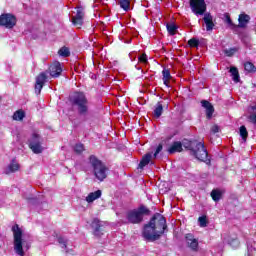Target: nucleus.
<instances>
[{
    "label": "nucleus",
    "instance_id": "f257e3e1",
    "mask_svg": "<svg viewBox=\"0 0 256 256\" xmlns=\"http://www.w3.org/2000/svg\"><path fill=\"white\" fill-rule=\"evenodd\" d=\"M169 231L167 227V218L161 213H155L150 221L144 225L142 230V237L148 243L159 241L165 233Z\"/></svg>",
    "mask_w": 256,
    "mask_h": 256
},
{
    "label": "nucleus",
    "instance_id": "f03ea898",
    "mask_svg": "<svg viewBox=\"0 0 256 256\" xmlns=\"http://www.w3.org/2000/svg\"><path fill=\"white\" fill-rule=\"evenodd\" d=\"M69 102L72 107H76L78 115H81L82 117L89 115V100L87 99V96H85V93L74 92L69 96Z\"/></svg>",
    "mask_w": 256,
    "mask_h": 256
},
{
    "label": "nucleus",
    "instance_id": "7ed1b4c3",
    "mask_svg": "<svg viewBox=\"0 0 256 256\" xmlns=\"http://www.w3.org/2000/svg\"><path fill=\"white\" fill-rule=\"evenodd\" d=\"M150 214L151 210L147 206L140 205L137 209L129 210L126 213V219L132 225H139V223H143V216Z\"/></svg>",
    "mask_w": 256,
    "mask_h": 256
},
{
    "label": "nucleus",
    "instance_id": "20e7f679",
    "mask_svg": "<svg viewBox=\"0 0 256 256\" xmlns=\"http://www.w3.org/2000/svg\"><path fill=\"white\" fill-rule=\"evenodd\" d=\"M90 163L93 167L94 175L98 181H105L107 179V173H109V168L98 160L95 156H90Z\"/></svg>",
    "mask_w": 256,
    "mask_h": 256
},
{
    "label": "nucleus",
    "instance_id": "39448f33",
    "mask_svg": "<svg viewBox=\"0 0 256 256\" xmlns=\"http://www.w3.org/2000/svg\"><path fill=\"white\" fill-rule=\"evenodd\" d=\"M12 233L14 237V251L16 255L25 256V251H23V230L19 227V224L12 226Z\"/></svg>",
    "mask_w": 256,
    "mask_h": 256
},
{
    "label": "nucleus",
    "instance_id": "423d86ee",
    "mask_svg": "<svg viewBox=\"0 0 256 256\" xmlns=\"http://www.w3.org/2000/svg\"><path fill=\"white\" fill-rule=\"evenodd\" d=\"M198 161L206 163V165H211V159H208L209 152L205 149V144L200 142L196 149L191 153Z\"/></svg>",
    "mask_w": 256,
    "mask_h": 256
},
{
    "label": "nucleus",
    "instance_id": "0eeeda50",
    "mask_svg": "<svg viewBox=\"0 0 256 256\" xmlns=\"http://www.w3.org/2000/svg\"><path fill=\"white\" fill-rule=\"evenodd\" d=\"M28 147L31 149L35 155L43 153V146L41 142V135L33 133L30 139L28 140Z\"/></svg>",
    "mask_w": 256,
    "mask_h": 256
},
{
    "label": "nucleus",
    "instance_id": "6e6552de",
    "mask_svg": "<svg viewBox=\"0 0 256 256\" xmlns=\"http://www.w3.org/2000/svg\"><path fill=\"white\" fill-rule=\"evenodd\" d=\"M17 25V17L11 13H4L0 15V27L6 29H13Z\"/></svg>",
    "mask_w": 256,
    "mask_h": 256
},
{
    "label": "nucleus",
    "instance_id": "1a4fd4ad",
    "mask_svg": "<svg viewBox=\"0 0 256 256\" xmlns=\"http://www.w3.org/2000/svg\"><path fill=\"white\" fill-rule=\"evenodd\" d=\"M90 227L94 237L100 238L105 235V222L101 221L99 218H94L90 224Z\"/></svg>",
    "mask_w": 256,
    "mask_h": 256
},
{
    "label": "nucleus",
    "instance_id": "9d476101",
    "mask_svg": "<svg viewBox=\"0 0 256 256\" xmlns=\"http://www.w3.org/2000/svg\"><path fill=\"white\" fill-rule=\"evenodd\" d=\"M190 9L192 13L196 15H205V11H207V4L205 0H190Z\"/></svg>",
    "mask_w": 256,
    "mask_h": 256
},
{
    "label": "nucleus",
    "instance_id": "9b49d317",
    "mask_svg": "<svg viewBox=\"0 0 256 256\" xmlns=\"http://www.w3.org/2000/svg\"><path fill=\"white\" fill-rule=\"evenodd\" d=\"M45 83H47V74L42 72L36 77V83L34 87L36 95L41 94V90L45 86Z\"/></svg>",
    "mask_w": 256,
    "mask_h": 256
},
{
    "label": "nucleus",
    "instance_id": "f8f14e48",
    "mask_svg": "<svg viewBox=\"0 0 256 256\" xmlns=\"http://www.w3.org/2000/svg\"><path fill=\"white\" fill-rule=\"evenodd\" d=\"M163 109H169V102L163 100L158 101L154 107L153 116L155 119H159L163 115Z\"/></svg>",
    "mask_w": 256,
    "mask_h": 256
},
{
    "label": "nucleus",
    "instance_id": "ddd939ff",
    "mask_svg": "<svg viewBox=\"0 0 256 256\" xmlns=\"http://www.w3.org/2000/svg\"><path fill=\"white\" fill-rule=\"evenodd\" d=\"M186 243L192 251H199V240L191 233L185 235Z\"/></svg>",
    "mask_w": 256,
    "mask_h": 256
},
{
    "label": "nucleus",
    "instance_id": "4468645a",
    "mask_svg": "<svg viewBox=\"0 0 256 256\" xmlns=\"http://www.w3.org/2000/svg\"><path fill=\"white\" fill-rule=\"evenodd\" d=\"M48 71L50 76H52L54 79H57V77H60L61 73H63V68H61L60 62H54L49 66Z\"/></svg>",
    "mask_w": 256,
    "mask_h": 256
},
{
    "label": "nucleus",
    "instance_id": "2eb2a0df",
    "mask_svg": "<svg viewBox=\"0 0 256 256\" xmlns=\"http://www.w3.org/2000/svg\"><path fill=\"white\" fill-rule=\"evenodd\" d=\"M249 21H251V16L246 13H241L238 16V24H236V29H246L247 25H249Z\"/></svg>",
    "mask_w": 256,
    "mask_h": 256
},
{
    "label": "nucleus",
    "instance_id": "dca6fc26",
    "mask_svg": "<svg viewBox=\"0 0 256 256\" xmlns=\"http://www.w3.org/2000/svg\"><path fill=\"white\" fill-rule=\"evenodd\" d=\"M201 105L206 109V119H212L213 114L215 113V107H213V104L207 100H202Z\"/></svg>",
    "mask_w": 256,
    "mask_h": 256
},
{
    "label": "nucleus",
    "instance_id": "f3484780",
    "mask_svg": "<svg viewBox=\"0 0 256 256\" xmlns=\"http://www.w3.org/2000/svg\"><path fill=\"white\" fill-rule=\"evenodd\" d=\"M201 142L197 141V140H189V139H184L182 141V147H184V149H186L187 151H190V153L192 154L193 151L196 149V147L200 144Z\"/></svg>",
    "mask_w": 256,
    "mask_h": 256
},
{
    "label": "nucleus",
    "instance_id": "a211bd4d",
    "mask_svg": "<svg viewBox=\"0 0 256 256\" xmlns=\"http://www.w3.org/2000/svg\"><path fill=\"white\" fill-rule=\"evenodd\" d=\"M151 159H153V152H148L144 156H142V159L140 160V163L138 165V169H143L151 163Z\"/></svg>",
    "mask_w": 256,
    "mask_h": 256
},
{
    "label": "nucleus",
    "instance_id": "6ab92c4d",
    "mask_svg": "<svg viewBox=\"0 0 256 256\" xmlns=\"http://www.w3.org/2000/svg\"><path fill=\"white\" fill-rule=\"evenodd\" d=\"M203 21L206 25V31H213L215 23H213V16L210 13L204 14Z\"/></svg>",
    "mask_w": 256,
    "mask_h": 256
},
{
    "label": "nucleus",
    "instance_id": "aec40b11",
    "mask_svg": "<svg viewBox=\"0 0 256 256\" xmlns=\"http://www.w3.org/2000/svg\"><path fill=\"white\" fill-rule=\"evenodd\" d=\"M183 151V144L179 141L173 142V144L168 148V153L173 155V153H181Z\"/></svg>",
    "mask_w": 256,
    "mask_h": 256
},
{
    "label": "nucleus",
    "instance_id": "412c9836",
    "mask_svg": "<svg viewBox=\"0 0 256 256\" xmlns=\"http://www.w3.org/2000/svg\"><path fill=\"white\" fill-rule=\"evenodd\" d=\"M171 79H173V76H171V71L167 68H164L162 71V81L164 85L170 87L169 83H171Z\"/></svg>",
    "mask_w": 256,
    "mask_h": 256
},
{
    "label": "nucleus",
    "instance_id": "4be33fe9",
    "mask_svg": "<svg viewBox=\"0 0 256 256\" xmlns=\"http://www.w3.org/2000/svg\"><path fill=\"white\" fill-rule=\"evenodd\" d=\"M102 195L101 190H97L95 192L89 193L86 197L87 203H93V201H96V199H99Z\"/></svg>",
    "mask_w": 256,
    "mask_h": 256
},
{
    "label": "nucleus",
    "instance_id": "5701e85b",
    "mask_svg": "<svg viewBox=\"0 0 256 256\" xmlns=\"http://www.w3.org/2000/svg\"><path fill=\"white\" fill-rule=\"evenodd\" d=\"M230 73H231L232 81H234V83H239V81H241V77L239 76V69H237V67L235 66L231 67Z\"/></svg>",
    "mask_w": 256,
    "mask_h": 256
},
{
    "label": "nucleus",
    "instance_id": "b1692460",
    "mask_svg": "<svg viewBox=\"0 0 256 256\" xmlns=\"http://www.w3.org/2000/svg\"><path fill=\"white\" fill-rule=\"evenodd\" d=\"M12 119L14 121H23V119H25V111L17 110L16 112H14Z\"/></svg>",
    "mask_w": 256,
    "mask_h": 256
},
{
    "label": "nucleus",
    "instance_id": "393cba45",
    "mask_svg": "<svg viewBox=\"0 0 256 256\" xmlns=\"http://www.w3.org/2000/svg\"><path fill=\"white\" fill-rule=\"evenodd\" d=\"M21 169V166L19 163L15 162V159L12 160V162L8 165V173H16V171H19Z\"/></svg>",
    "mask_w": 256,
    "mask_h": 256
},
{
    "label": "nucleus",
    "instance_id": "a878e982",
    "mask_svg": "<svg viewBox=\"0 0 256 256\" xmlns=\"http://www.w3.org/2000/svg\"><path fill=\"white\" fill-rule=\"evenodd\" d=\"M210 196L217 203L218 201H221V197H223V193H221L217 189H213L210 193Z\"/></svg>",
    "mask_w": 256,
    "mask_h": 256
},
{
    "label": "nucleus",
    "instance_id": "bb28decb",
    "mask_svg": "<svg viewBox=\"0 0 256 256\" xmlns=\"http://www.w3.org/2000/svg\"><path fill=\"white\" fill-rule=\"evenodd\" d=\"M228 245L232 247V249H239V246L241 245V242L239 241V238H230L228 240Z\"/></svg>",
    "mask_w": 256,
    "mask_h": 256
},
{
    "label": "nucleus",
    "instance_id": "cd10ccee",
    "mask_svg": "<svg viewBox=\"0 0 256 256\" xmlns=\"http://www.w3.org/2000/svg\"><path fill=\"white\" fill-rule=\"evenodd\" d=\"M53 237L57 238L59 245H62V249H67V240H65V238H63L62 236H59V233L57 232H54Z\"/></svg>",
    "mask_w": 256,
    "mask_h": 256
},
{
    "label": "nucleus",
    "instance_id": "c85d7f7f",
    "mask_svg": "<svg viewBox=\"0 0 256 256\" xmlns=\"http://www.w3.org/2000/svg\"><path fill=\"white\" fill-rule=\"evenodd\" d=\"M83 22V18H79L77 16L72 17V24L74 25V27H78V29H81V27H83Z\"/></svg>",
    "mask_w": 256,
    "mask_h": 256
},
{
    "label": "nucleus",
    "instance_id": "c756f323",
    "mask_svg": "<svg viewBox=\"0 0 256 256\" xmlns=\"http://www.w3.org/2000/svg\"><path fill=\"white\" fill-rule=\"evenodd\" d=\"M166 29H167V31H168V33H169V35H177V29H178V27H177V25H175L174 23H168L167 25H166Z\"/></svg>",
    "mask_w": 256,
    "mask_h": 256
},
{
    "label": "nucleus",
    "instance_id": "7c9ffc66",
    "mask_svg": "<svg viewBox=\"0 0 256 256\" xmlns=\"http://www.w3.org/2000/svg\"><path fill=\"white\" fill-rule=\"evenodd\" d=\"M224 17L225 23H227V25H229L230 28L237 29V24L233 23V20L231 19V15H229V13H225Z\"/></svg>",
    "mask_w": 256,
    "mask_h": 256
},
{
    "label": "nucleus",
    "instance_id": "2f4dec72",
    "mask_svg": "<svg viewBox=\"0 0 256 256\" xmlns=\"http://www.w3.org/2000/svg\"><path fill=\"white\" fill-rule=\"evenodd\" d=\"M244 69L245 71H247V73H256L255 64H253L252 62L244 63Z\"/></svg>",
    "mask_w": 256,
    "mask_h": 256
},
{
    "label": "nucleus",
    "instance_id": "473e14b6",
    "mask_svg": "<svg viewBox=\"0 0 256 256\" xmlns=\"http://www.w3.org/2000/svg\"><path fill=\"white\" fill-rule=\"evenodd\" d=\"M119 5L121 9H124L125 11H129L131 8V0H119Z\"/></svg>",
    "mask_w": 256,
    "mask_h": 256
},
{
    "label": "nucleus",
    "instance_id": "72a5a7b5",
    "mask_svg": "<svg viewBox=\"0 0 256 256\" xmlns=\"http://www.w3.org/2000/svg\"><path fill=\"white\" fill-rule=\"evenodd\" d=\"M240 137L242 138V140L244 142L247 141V137H249V132L247 131V127H245V125H242L240 127Z\"/></svg>",
    "mask_w": 256,
    "mask_h": 256
},
{
    "label": "nucleus",
    "instance_id": "f704fd0d",
    "mask_svg": "<svg viewBox=\"0 0 256 256\" xmlns=\"http://www.w3.org/2000/svg\"><path fill=\"white\" fill-rule=\"evenodd\" d=\"M58 55H60V57H70L71 51H69V49L66 46H63L59 49Z\"/></svg>",
    "mask_w": 256,
    "mask_h": 256
},
{
    "label": "nucleus",
    "instance_id": "c9c22d12",
    "mask_svg": "<svg viewBox=\"0 0 256 256\" xmlns=\"http://www.w3.org/2000/svg\"><path fill=\"white\" fill-rule=\"evenodd\" d=\"M75 17H78L80 19H85V8H83V6H77L76 7Z\"/></svg>",
    "mask_w": 256,
    "mask_h": 256
},
{
    "label": "nucleus",
    "instance_id": "e433bc0d",
    "mask_svg": "<svg viewBox=\"0 0 256 256\" xmlns=\"http://www.w3.org/2000/svg\"><path fill=\"white\" fill-rule=\"evenodd\" d=\"M238 51L239 49H237L236 47L229 48L224 50V55H226V57H233V55H235Z\"/></svg>",
    "mask_w": 256,
    "mask_h": 256
},
{
    "label": "nucleus",
    "instance_id": "4c0bfd02",
    "mask_svg": "<svg viewBox=\"0 0 256 256\" xmlns=\"http://www.w3.org/2000/svg\"><path fill=\"white\" fill-rule=\"evenodd\" d=\"M74 151L77 155H81V153L85 151V145H83L82 143L75 144Z\"/></svg>",
    "mask_w": 256,
    "mask_h": 256
},
{
    "label": "nucleus",
    "instance_id": "58836bf2",
    "mask_svg": "<svg viewBox=\"0 0 256 256\" xmlns=\"http://www.w3.org/2000/svg\"><path fill=\"white\" fill-rule=\"evenodd\" d=\"M198 223L200 224V227H207L209 225V221L207 220V216L203 215L198 218Z\"/></svg>",
    "mask_w": 256,
    "mask_h": 256
},
{
    "label": "nucleus",
    "instance_id": "ea45409f",
    "mask_svg": "<svg viewBox=\"0 0 256 256\" xmlns=\"http://www.w3.org/2000/svg\"><path fill=\"white\" fill-rule=\"evenodd\" d=\"M188 45H189V47H192V48H197V47H199V39H197V38H191V39L188 41Z\"/></svg>",
    "mask_w": 256,
    "mask_h": 256
},
{
    "label": "nucleus",
    "instance_id": "a19ab883",
    "mask_svg": "<svg viewBox=\"0 0 256 256\" xmlns=\"http://www.w3.org/2000/svg\"><path fill=\"white\" fill-rule=\"evenodd\" d=\"M211 133H213V135H215V133H219V131H221V128H219V125L214 124L211 129H210Z\"/></svg>",
    "mask_w": 256,
    "mask_h": 256
},
{
    "label": "nucleus",
    "instance_id": "79ce46f5",
    "mask_svg": "<svg viewBox=\"0 0 256 256\" xmlns=\"http://www.w3.org/2000/svg\"><path fill=\"white\" fill-rule=\"evenodd\" d=\"M138 61L139 63H148L147 54H142L141 56H139Z\"/></svg>",
    "mask_w": 256,
    "mask_h": 256
},
{
    "label": "nucleus",
    "instance_id": "37998d69",
    "mask_svg": "<svg viewBox=\"0 0 256 256\" xmlns=\"http://www.w3.org/2000/svg\"><path fill=\"white\" fill-rule=\"evenodd\" d=\"M161 151H163V144H159L157 147H156V150L154 152V157H157V154L160 153Z\"/></svg>",
    "mask_w": 256,
    "mask_h": 256
}]
</instances>
